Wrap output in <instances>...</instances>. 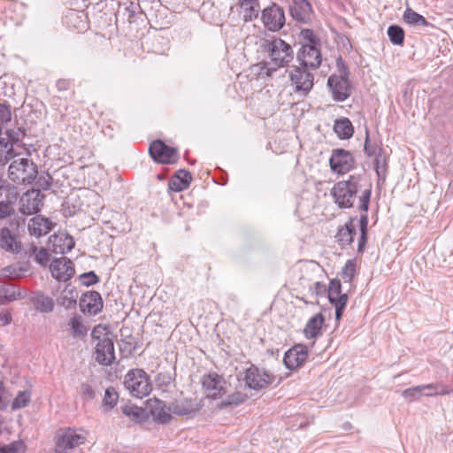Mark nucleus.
<instances>
[{"mask_svg":"<svg viewBox=\"0 0 453 453\" xmlns=\"http://www.w3.org/2000/svg\"><path fill=\"white\" fill-rule=\"evenodd\" d=\"M12 267H6L3 270L4 275L10 276L12 274Z\"/></svg>","mask_w":453,"mask_h":453,"instance_id":"56","label":"nucleus"},{"mask_svg":"<svg viewBox=\"0 0 453 453\" xmlns=\"http://www.w3.org/2000/svg\"><path fill=\"white\" fill-rule=\"evenodd\" d=\"M368 142H369V137H368V134H366V138H365V150L368 156H372L375 154V149L372 148V146H370L368 144Z\"/></svg>","mask_w":453,"mask_h":453,"instance_id":"52","label":"nucleus"},{"mask_svg":"<svg viewBox=\"0 0 453 453\" xmlns=\"http://www.w3.org/2000/svg\"><path fill=\"white\" fill-rule=\"evenodd\" d=\"M11 111L5 104H0V122H8L11 120Z\"/></svg>","mask_w":453,"mask_h":453,"instance_id":"49","label":"nucleus"},{"mask_svg":"<svg viewBox=\"0 0 453 453\" xmlns=\"http://www.w3.org/2000/svg\"><path fill=\"white\" fill-rule=\"evenodd\" d=\"M31 251L35 256V261L41 265H46L50 261V254L44 248H37L33 246Z\"/></svg>","mask_w":453,"mask_h":453,"instance_id":"40","label":"nucleus"},{"mask_svg":"<svg viewBox=\"0 0 453 453\" xmlns=\"http://www.w3.org/2000/svg\"><path fill=\"white\" fill-rule=\"evenodd\" d=\"M325 322L321 313L312 316L306 323L303 334L307 339H313L321 334V328Z\"/></svg>","mask_w":453,"mask_h":453,"instance_id":"23","label":"nucleus"},{"mask_svg":"<svg viewBox=\"0 0 453 453\" xmlns=\"http://www.w3.org/2000/svg\"><path fill=\"white\" fill-rule=\"evenodd\" d=\"M334 131L340 139H349L352 136L354 129L349 119L342 118L335 120Z\"/></svg>","mask_w":453,"mask_h":453,"instance_id":"29","label":"nucleus"},{"mask_svg":"<svg viewBox=\"0 0 453 453\" xmlns=\"http://www.w3.org/2000/svg\"><path fill=\"white\" fill-rule=\"evenodd\" d=\"M50 269L52 277L58 280L66 281L74 274L73 262L66 257L54 259L50 265Z\"/></svg>","mask_w":453,"mask_h":453,"instance_id":"14","label":"nucleus"},{"mask_svg":"<svg viewBox=\"0 0 453 453\" xmlns=\"http://www.w3.org/2000/svg\"><path fill=\"white\" fill-rule=\"evenodd\" d=\"M365 180L359 176H349L347 180L334 184L331 194L340 208H350L354 204L357 194L359 196V209L367 211L371 197V188L364 184Z\"/></svg>","mask_w":453,"mask_h":453,"instance_id":"1","label":"nucleus"},{"mask_svg":"<svg viewBox=\"0 0 453 453\" xmlns=\"http://www.w3.org/2000/svg\"><path fill=\"white\" fill-rule=\"evenodd\" d=\"M14 213V209L10 202H0V219H6Z\"/></svg>","mask_w":453,"mask_h":453,"instance_id":"46","label":"nucleus"},{"mask_svg":"<svg viewBox=\"0 0 453 453\" xmlns=\"http://www.w3.org/2000/svg\"><path fill=\"white\" fill-rule=\"evenodd\" d=\"M170 410L176 415H188L194 411V407L190 402L176 401L170 405Z\"/></svg>","mask_w":453,"mask_h":453,"instance_id":"34","label":"nucleus"},{"mask_svg":"<svg viewBox=\"0 0 453 453\" xmlns=\"http://www.w3.org/2000/svg\"><path fill=\"white\" fill-rule=\"evenodd\" d=\"M343 297L346 298L347 303L348 296L346 294H341V291H328V299L333 304L340 303V300H342Z\"/></svg>","mask_w":453,"mask_h":453,"instance_id":"47","label":"nucleus"},{"mask_svg":"<svg viewBox=\"0 0 453 453\" xmlns=\"http://www.w3.org/2000/svg\"><path fill=\"white\" fill-rule=\"evenodd\" d=\"M307 357V347L303 344H297L285 353L283 362L288 369L294 370L301 366Z\"/></svg>","mask_w":453,"mask_h":453,"instance_id":"15","label":"nucleus"},{"mask_svg":"<svg viewBox=\"0 0 453 453\" xmlns=\"http://www.w3.org/2000/svg\"><path fill=\"white\" fill-rule=\"evenodd\" d=\"M9 178L18 184H31L37 175L36 165L27 158L13 160L8 169Z\"/></svg>","mask_w":453,"mask_h":453,"instance_id":"5","label":"nucleus"},{"mask_svg":"<svg viewBox=\"0 0 453 453\" xmlns=\"http://www.w3.org/2000/svg\"><path fill=\"white\" fill-rule=\"evenodd\" d=\"M21 297V293L17 292L15 286H0V305L20 299Z\"/></svg>","mask_w":453,"mask_h":453,"instance_id":"31","label":"nucleus"},{"mask_svg":"<svg viewBox=\"0 0 453 453\" xmlns=\"http://www.w3.org/2000/svg\"><path fill=\"white\" fill-rule=\"evenodd\" d=\"M25 135V133L21 129L17 130H7L6 131V141L10 142L12 144H13V147L15 144L21 140V138Z\"/></svg>","mask_w":453,"mask_h":453,"instance_id":"43","label":"nucleus"},{"mask_svg":"<svg viewBox=\"0 0 453 453\" xmlns=\"http://www.w3.org/2000/svg\"><path fill=\"white\" fill-rule=\"evenodd\" d=\"M81 280L82 284H84L86 286H89V285L96 283L98 280V278L93 272H90V273H83L81 276Z\"/></svg>","mask_w":453,"mask_h":453,"instance_id":"48","label":"nucleus"},{"mask_svg":"<svg viewBox=\"0 0 453 453\" xmlns=\"http://www.w3.org/2000/svg\"><path fill=\"white\" fill-rule=\"evenodd\" d=\"M24 445L20 441H14L0 449V453H22Z\"/></svg>","mask_w":453,"mask_h":453,"instance_id":"45","label":"nucleus"},{"mask_svg":"<svg viewBox=\"0 0 453 453\" xmlns=\"http://www.w3.org/2000/svg\"><path fill=\"white\" fill-rule=\"evenodd\" d=\"M87 435L83 429H60L56 434L55 453H72L74 448L85 443Z\"/></svg>","mask_w":453,"mask_h":453,"instance_id":"3","label":"nucleus"},{"mask_svg":"<svg viewBox=\"0 0 453 453\" xmlns=\"http://www.w3.org/2000/svg\"><path fill=\"white\" fill-rule=\"evenodd\" d=\"M310 42L311 43L302 46L297 58L303 67H310L315 69L318 68L321 64V53L319 50L313 44V41L311 40Z\"/></svg>","mask_w":453,"mask_h":453,"instance_id":"11","label":"nucleus"},{"mask_svg":"<svg viewBox=\"0 0 453 453\" xmlns=\"http://www.w3.org/2000/svg\"><path fill=\"white\" fill-rule=\"evenodd\" d=\"M256 43L266 53L269 64L273 68L288 65L294 58V52L290 44L280 38H259Z\"/></svg>","mask_w":453,"mask_h":453,"instance_id":"2","label":"nucleus"},{"mask_svg":"<svg viewBox=\"0 0 453 453\" xmlns=\"http://www.w3.org/2000/svg\"><path fill=\"white\" fill-rule=\"evenodd\" d=\"M31 401V393L28 390L19 391L14 398L12 408L18 410L26 407Z\"/></svg>","mask_w":453,"mask_h":453,"instance_id":"35","label":"nucleus"},{"mask_svg":"<svg viewBox=\"0 0 453 453\" xmlns=\"http://www.w3.org/2000/svg\"><path fill=\"white\" fill-rule=\"evenodd\" d=\"M244 380L251 389H262L274 381V377L265 370L251 365L245 372Z\"/></svg>","mask_w":453,"mask_h":453,"instance_id":"6","label":"nucleus"},{"mask_svg":"<svg viewBox=\"0 0 453 453\" xmlns=\"http://www.w3.org/2000/svg\"><path fill=\"white\" fill-rule=\"evenodd\" d=\"M69 325L73 336H84L87 334L88 329L82 324L80 318L75 316L71 318Z\"/></svg>","mask_w":453,"mask_h":453,"instance_id":"38","label":"nucleus"},{"mask_svg":"<svg viewBox=\"0 0 453 453\" xmlns=\"http://www.w3.org/2000/svg\"><path fill=\"white\" fill-rule=\"evenodd\" d=\"M404 20L411 25H421L427 26L428 22L426 19L411 8H407L403 13Z\"/></svg>","mask_w":453,"mask_h":453,"instance_id":"33","label":"nucleus"},{"mask_svg":"<svg viewBox=\"0 0 453 453\" xmlns=\"http://www.w3.org/2000/svg\"><path fill=\"white\" fill-rule=\"evenodd\" d=\"M202 384L208 397L219 398L226 393V380L215 372L204 375Z\"/></svg>","mask_w":453,"mask_h":453,"instance_id":"9","label":"nucleus"},{"mask_svg":"<svg viewBox=\"0 0 453 453\" xmlns=\"http://www.w3.org/2000/svg\"><path fill=\"white\" fill-rule=\"evenodd\" d=\"M35 305L41 312H50L54 308V301L51 297L38 294L34 299Z\"/></svg>","mask_w":453,"mask_h":453,"instance_id":"32","label":"nucleus"},{"mask_svg":"<svg viewBox=\"0 0 453 453\" xmlns=\"http://www.w3.org/2000/svg\"><path fill=\"white\" fill-rule=\"evenodd\" d=\"M356 234V228L352 222L347 223L344 226L338 229L335 235L337 242L344 247L350 244L353 242V237Z\"/></svg>","mask_w":453,"mask_h":453,"instance_id":"28","label":"nucleus"},{"mask_svg":"<svg viewBox=\"0 0 453 453\" xmlns=\"http://www.w3.org/2000/svg\"><path fill=\"white\" fill-rule=\"evenodd\" d=\"M79 294L75 288L71 284L65 285L58 295L56 296L57 303L66 309H69L76 304Z\"/></svg>","mask_w":453,"mask_h":453,"instance_id":"22","label":"nucleus"},{"mask_svg":"<svg viewBox=\"0 0 453 453\" xmlns=\"http://www.w3.org/2000/svg\"><path fill=\"white\" fill-rule=\"evenodd\" d=\"M53 227V223L47 218L35 216L28 222V231L30 234L36 237L47 234Z\"/></svg>","mask_w":453,"mask_h":453,"instance_id":"20","label":"nucleus"},{"mask_svg":"<svg viewBox=\"0 0 453 453\" xmlns=\"http://www.w3.org/2000/svg\"><path fill=\"white\" fill-rule=\"evenodd\" d=\"M356 273V263L353 260H348L342 268V278L345 282H350Z\"/></svg>","mask_w":453,"mask_h":453,"instance_id":"42","label":"nucleus"},{"mask_svg":"<svg viewBox=\"0 0 453 453\" xmlns=\"http://www.w3.org/2000/svg\"><path fill=\"white\" fill-rule=\"evenodd\" d=\"M12 320L11 315L8 313H0V322L5 326L8 325Z\"/></svg>","mask_w":453,"mask_h":453,"instance_id":"53","label":"nucleus"},{"mask_svg":"<svg viewBox=\"0 0 453 453\" xmlns=\"http://www.w3.org/2000/svg\"><path fill=\"white\" fill-rule=\"evenodd\" d=\"M68 85H69V82L65 80H60L57 83V86L59 90L67 88Z\"/></svg>","mask_w":453,"mask_h":453,"instance_id":"54","label":"nucleus"},{"mask_svg":"<svg viewBox=\"0 0 453 453\" xmlns=\"http://www.w3.org/2000/svg\"><path fill=\"white\" fill-rule=\"evenodd\" d=\"M240 14L245 21H250L258 17L260 4L257 1H242L239 3Z\"/></svg>","mask_w":453,"mask_h":453,"instance_id":"24","label":"nucleus"},{"mask_svg":"<svg viewBox=\"0 0 453 453\" xmlns=\"http://www.w3.org/2000/svg\"><path fill=\"white\" fill-rule=\"evenodd\" d=\"M80 307L83 312L96 315L103 308V300L100 294L96 291H88L83 294L80 299Z\"/></svg>","mask_w":453,"mask_h":453,"instance_id":"19","label":"nucleus"},{"mask_svg":"<svg viewBox=\"0 0 453 453\" xmlns=\"http://www.w3.org/2000/svg\"><path fill=\"white\" fill-rule=\"evenodd\" d=\"M347 303H346V298L343 297L342 298V300H340V303H337V304H334L335 306V319L336 320H340L342 316V312H343V310L346 306Z\"/></svg>","mask_w":453,"mask_h":453,"instance_id":"50","label":"nucleus"},{"mask_svg":"<svg viewBox=\"0 0 453 453\" xmlns=\"http://www.w3.org/2000/svg\"><path fill=\"white\" fill-rule=\"evenodd\" d=\"M328 291H341V282L339 280L330 281Z\"/></svg>","mask_w":453,"mask_h":453,"instance_id":"51","label":"nucleus"},{"mask_svg":"<svg viewBox=\"0 0 453 453\" xmlns=\"http://www.w3.org/2000/svg\"><path fill=\"white\" fill-rule=\"evenodd\" d=\"M123 412L129 415V412H127L125 409L123 410Z\"/></svg>","mask_w":453,"mask_h":453,"instance_id":"58","label":"nucleus"},{"mask_svg":"<svg viewBox=\"0 0 453 453\" xmlns=\"http://www.w3.org/2000/svg\"><path fill=\"white\" fill-rule=\"evenodd\" d=\"M290 80L296 88V92L306 96L313 87V74L303 66L295 67L290 73Z\"/></svg>","mask_w":453,"mask_h":453,"instance_id":"8","label":"nucleus"},{"mask_svg":"<svg viewBox=\"0 0 453 453\" xmlns=\"http://www.w3.org/2000/svg\"><path fill=\"white\" fill-rule=\"evenodd\" d=\"M119 395L114 388H108L104 392V405L108 409H112L118 403Z\"/></svg>","mask_w":453,"mask_h":453,"instance_id":"39","label":"nucleus"},{"mask_svg":"<svg viewBox=\"0 0 453 453\" xmlns=\"http://www.w3.org/2000/svg\"><path fill=\"white\" fill-rule=\"evenodd\" d=\"M191 180V174L188 171L179 170L170 181L169 187L174 191H182L188 187Z\"/></svg>","mask_w":453,"mask_h":453,"instance_id":"27","label":"nucleus"},{"mask_svg":"<svg viewBox=\"0 0 453 453\" xmlns=\"http://www.w3.org/2000/svg\"><path fill=\"white\" fill-rule=\"evenodd\" d=\"M74 246L73 237L66 232H58L50 236L48 248L55 254H65Z\"/></svg>","mask_w":453,"mask_h":453,"instance_id":"13","label":"nucleus"},{"mask_svg":"<svg viewBox=\"0 0 453 453\" xmlns=\"http://www.w3.org/2000/svg\"><path fill=\"white\" fill-rule=\"evenodd\" d=\"M305 33L306 34H311V31H309V30H306Z\"/></svg>","mask_w":453,"mask_h":453,"instance_id":"59","label":"nucleus"},{"mask_svg":"<svg viewBox=\"0 0 453 453\" xmlns=\"http://www.w3.org/2000/svg\"><path fill=\"white\" fill-rule=\"evenodd\" d=\"M327 85L336 101H344L350 95L349 81L346 78L339 75H332L328 78Z\"/></svg>","mask_w":453,"mask_h":453,"instance_id":"16","label":"nucleus"},{"mask_svg":"<svg viewBox=\"0 0 453 453\" xmlns=\"http://www.w3.org/2000/svg\"><path fill=\"white\" fill-rule=\"evenodd\" d=\"M5 180L0 178V191L4 188Z\"/></svg>","mask_w":453,"mask_h":453,"instance_id":"57","label":"nucleus"},{"mask_svg":"<svg viewBox=\"0 0 453 453\" xmlns=\"http://www.w3.org/2000/svg\"><path fill=\"white\" fill-rule=\"evenodd\" d=\"M151 414L157 421L166 424L171 420L172 410L164 402L157 399L151 406Z\"/></svg>","mask_w":453,"mask_h":453,"instance_id":"25","label":"nucleus"},{"mask_svg":"<svg viewBox=\"0 0 453 453\" xmlns=\"http://www.w3.org/2000/svg\"><path fill=\"white\" fill-rule=\"evenodd\" d=\"M94 343L102 342L104 338H111L110 333L106 326L97 325L94 327L91 333Z\"/></svg>","mask_w":453,"mask_h":453,"instance_id":"41","label":"nucleus"},{"mask_svg":"<svg viewBox=\"0 0 453 453\" xmlns=\"http://www.w3.org/2000/svg\"><path fill=\"white\" fill-rule=\"evenodd\" d=\"M330 167L338 174H345L354 166L352 155L344 150H335L329 160Z\"/></svg>","mask_w":453,"mask_h":453,"instance_id":"10","label":"nucleus"},{"mask_svg":"<svg viewBox=\"0 0 453 453\" xmlns=\"http://www.w3.org/2000/svg\"><path fill=\"white\" fill-rule=\"evenodd\" d=\"M311 11V6L306 0H298L294 2V5L290 10L292 17L302 22H304L309 19Z\"/></svg>","mask_w":453,"mask_h":453,"instance_id":"26","label":"nucleus"},{"mask_svg":"<svg viewBox=\"0 0 453 453\" xmlns=\"http://www.w3.org/2000/svg\"><path fill=\"white\" fill-rule=\"evenodd\" d=\"M124 386L133 396L137 398L147 396L152 390L150 377L142 369L130 370L125 376Z\"/></svg>","mask_w":453,"mask_h":453,"instance_id":"4","label":"nucleus"},{"mask_svg":"<svg viewBox=\"0 0 453 453\" xmlns=\"http://www.w3.org/2000/svg\"><path fill=\"white\" fill-rule=\"evenodd\" d=\"M245 398H246V395L237 392V393L228 395L226 399H225L221 402V404L224 406L232 405V404L237 405V404L242 403L245 400Z\"/></svg>","mask_w":453,"mask_h":453,"instance_id":"44","label":"nucleus"},{"mask_svg":"<svg viewBox=\"0 0 453 453\" xmlns=\"http://www.w3.org/2000/svg\"><path fill=\"white\" fill-rule=\"evenodd\" d=\"M96 360L103 365H110L115 359L114 346L111 338H104L96 342Z\"/></svg>","mask_w":453,"mask_h":453,"instance_id":"17","label":"nucleus"},{"mask_svg":"<svg viewBox=\"0 0 453 453\" xmlns=\"http://www.w3.org/2000/svg\"><path fill=\"white\" fill-rule=\"evenodd\" d=\"M367 226H368V218L366 215H362L359 219V227H360V237L358 239V251H363L367 239Z\"/></svg>","mask_w":453,"mask_h":453,"instance_id":"37","label":"nucleus"},{"mask_svg":"<svg viewBox=\"0 0 453 453\" xmlns=\"http://www.w3.org/2000/svg\"><path fill=\"white\" fill-rule=\"evenodd\" d=\"M18 154L13 144L6 141L5 138H0V165H5Z\"/></svg>","mask_w":453,"mask_h":453,"instance_id":"30","label":"nucleus"},{"mask_svg":"<svg viewBox=\"0 0 453 453\" xmlns=\"http://www.w3.org/2000/svg\"><path fill=\"white\" fill-rule=\"evenodd\" d=\"M0 248L12 252H18L20 250L17 235L5 226L0 229Z\"/></svg>","mask_w":453,"mask_h":453,"instance_id":"21","label":"nucleus"},{"mask_svg":"<svg viewBox=\"0 0 453 453\" xmlns=\"http://www.w3.org/2000/svg\"><path fill=\"white\" fill-rule=\"evenodd\" d=\"M388 35L392 43L402 45L404 39V32L398 26H390L388 29Z\"/></svg>","mask_w":453,"mask_h":453,"instance_id":"36","label":"nucleus"},{"mask_svg":"<svg viewBox=\"0 0 453 453\" xmlns=\"http://www.w3.org/2000/svg\"><path fill=\"white\" fill-rule=\"evenodd\" d=\"M151 157L162 164H172L174 162L177 151L175 149L165 145L162 141H154L149 149Z\"/></svg>","mask_w":453,"mask_h":453,"instance_id":"12","label":"nucleus"},{"mask_svg":"<svg viewBox=\"0 0 453 453\" xmlns=\"http://www.w3.org/2000/svg\"><path fill=\"white\" fill-rule=\"evenodd\" d=\"M438 386L436 384H427L416 386L411 388H407L402 392V395L409 402L419 399L421 396H434L448 395L450 393L449 388H443L441 392L425 393V390L436 389Z\"/></svg>","mask_w":453,"mask_h":453,"instance_id":"18","label":"nucleus"},{"mask_svg":"<svg viewBox=\"0 0 453 453\" xmlns=\"http://www.w3.org/2000/svg\"><path fill=\"white\" fill-rule=\"evenodd\" d=\"M438 388L436 389L425 390V393H434V392H441L443 388H447L446 387L440 386L436 384Z\"/></svg>","mask_w":453,"mask_h":453,"instance_id":"55","label":"nucleus"},{"mask_svg":"<svg viewBox=\"0 0 453 453\" xmlns=\"http://www.w3.org/2000/svg\"><path fill=\"white\" fill-rule=\"evenodd\" d=\"M261 19L265 27L272 32L279 31L285 24L284 12L275 4L262 11Z\"/></svg>","mask_w":453,"mask_h":453,"instance_id":"7","label":"nucleus"}]
</instances>
